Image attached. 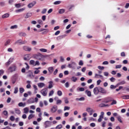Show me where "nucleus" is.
Returning a JSON list of instances; mask_svg holds the SVG:
<instances>
[{"instance_id":"17","label":"nucleus","mask_w":129,"mask_h":129,"mask_svg":"<svg viewBox=\"0 0 129 129\" xmlns=\"http://www.w3.org/2000/svg\"><path fill=\"white\" fill-rule=\"evenodd\" d=\"M10 17V14L8 13H6L2 15V19H7V18H9Z\"/></svg>"},{"instance_id":"16","label":"nucleus","mask_w":129,"mask_h":129,"mask_svg":"<svg viewBox=\"0 0 129 129\" xmlns=\"http://www.w3.org/2000/svg\"><path fill=\"white\" fill-rule=\"evenodd\" d=\"M37 85L39 88H43L45 86V83H39L37 84Z\"/></svg>"},{"instance_id":"12","label":"nucleus","mask_w":129,"mask_h":129,"mask_svg":"<svg viewBox=\"0 0 129 129\" xmlns=\"http://www.w3.org/2000/svg\"><path fill=\"white\" fill-rule=\"evenodd\" d=\"M51 122L50 121H46L44 123L45 128L47 127H49V126H51Z\"/></svg>"},{"instance_id":"22","label":"nucleus","mask_w":129,"mask_h":129,"mask_svg":"<svg viewBox=\"0 0 129 129\" xmlns=\"http://www.w3.org/2000/svg\"><path fill=\"white\" fill-rule=\"evenodd\" d=\"M124 84H125V81H122L120 82L117 84V86H119V85H123Z\"/></svg>"},{"instance_id":"5","label":"nucleus","mask_w":129,"mask_h":129,"mask_svg":"<svg viewBox=\"0 0 129 129\" xmlns=\"http://www.w3.org/2000/svg\"><path fill=\"white\" fill-rule=\"evenodd\" d=\"M37 4V2L36 1H33L32 2L29 3L28 5H27V7L28 8V9H32V8H33V7L35 6V5Z\"/></svg>"},{"instance_id":"52","label":"nucleus","mask_w":129,"mask_h":129,"mask_svg":"<svg viewBox=\"0 0 129 129\" xmlns=\"http://www.w3.org/2000/svg\"><path fill=\"white\" fill-rule=\"evenodd\" d=\"M53 94H54V91L51 90L49 92V96H52V95H53Z\"/></svg>"},{"instance_id":"48","label":"nucleus","mask_w":129,"mask_h":129,"mask_svg":"<svg viewBox=\"0 0 129 129\" xmlns=\"http://www.w3.org/2000/svg\"><path fill=\"white\" fill-rule=\"evenodd\" d=\"M49 29H45V31L43 32L42 34V35H45V34H47V33H49Z\"/></svg>"},{"instance_id":"34","label":"nucleus","mask_w":129,"mask_h":129,"mask_svg":"<svg viewBox=\"0 0 129 129\" xmlns=\"http://www.w3.org/2000/svg\"><path fill=\"white\" fill-rule=\"evenodd\" d=\"M13 62L11 60V59H9L8 62L6 63V66H9V65L11 64V63Z\"/></svg>"},{"instance_id":"25","label":"nucleus","mask_w":129,"mask_h":129,"mask_svg":"<svg viewBox=\"0 0 129 129\" xmlns=\"http://www.w3.org/2000/svg\"><path fill=\"white\" fill-rule=\"evenodd\" d=\"M3 113L5 116H9V112H8V111L4 110L3 111Z\"/></svg>"},{"instance_id":"3","label":"nucleus","mask_w":129,"mask_h":129,"mask_svg":"<svg viewBox=\"0 0 129 129\" xmlns=\"http://www.w3.org/2000/svg\"><path fill=\"white\" fill-rule=\"evenodd\" d=\"M57 109L58 106L55 105L51 107V108L50 109V111L52 113H55V112L57 111Z\"/></svg>"},{"instance_id":"35","label":"nucleus","mask_w":129,"mask_h":129,"mask_svg":"<svg viewBox=\"0 0 129 129\" xmlns=\"http://www.w3.org/2000/svg\"><path fill=\"white\" fill-rule=\"evenodd\" d=\"M86 111H87V112H92L93 111V109L89 107L86 109Z\"/></svg>"},{"instance_id":"39","label":"nucleus","mask_w":129,"mask_h":129,"mask_svg":"<svg viewBox=\"0 0 129 129\" xmlns=\"http://www.w3.org/2000/svg\"><path fill=\"white\" fill-rule=\"evenodd\" d=\"M35 60H31L29 62V63L30 65H33L34 66H35Z\"/></svg>"},{"instance_id":"28","label":"nucleus","mask_w":129,"mask_h":129,"mask_svg":"<svg viewBox=\"0 0 129 129\" xmlns=\"http://www.w3.org/2000/svg\"><path fill=\"white\" fill-rule=\"evenodd\" d=\"M15 111L16 113H17V114H21V110H20L19 109L15 108Z\"/></svg>"},{"instance_id":"37","label":"nucleus","mask_w":129,"mask_h":129,"mask_svg":"<svg viewBox=\"0 0 129 129\" xmlns=\"http://www.w3.org/2000/svg\"><path fill=\"white\" fill-rule=\"evenodd\" d=\"M33 117H35V115L31 114L29 115L28 116V119H32V118H33Z\"/></svg>"},{"instance_id":"53","label":"nucleus","mask_w":129,"mask_h":129,"mask_svg":"<svg viewBox=\"0 0 129 129\" xmlns=\"http://www.w3.org/2000/svg\"><path fill=\"white\" fill-rule=\"evenodd\" d=\"M105 106H108V105H105V104H101L99 105L100 107H104Z\"/></svg>"},{"instance_id":"62","label":"nucleus","mask_w":129,"mask_h":129,"mask_svg":"<svg viewBox=\"0 0 129 129\" xmlns=\"http://www.w3.org/2000/svg\"><path fill=\"white\" fill-rule=\"evenodd\" d=\"M5 3L4 2H0V6L1 7H5Z\"/></svg>"},{"instance_id":"19","label":"nucleus","mask_w":129,"mask_h":129,"mask_svg":"<svg viewBox=\"0 0 129 129\" xmlns=\"http://www.w3.org/2000/svg\"><path fill=\"white\" fill-rule=\"evenodd\" d=\"M66 36V35H61V36L57 37L56 38V39L57 40V41H59L60 40H61V39H63V38H65Z\"/></svg>"},{"instance_id":"36","label":"nucleus","mask_w":129,"mask_h":129,"mask_svg":"<svg viewBox=\"0 0 129 129\" xmlns=\"http://www.w3.org/2000/svg\"><path fill=\"white\" fill-rule=\"evenodd\" d=\"M18 91H19V89L18 88V87H15V89H14V93L15 94H17V93H18Z\"/></svg>"},{"instance_id":"31","label":"nucleus","mask_w":129,"mask_h":129,"mask_svg":"<svg viewBox=\"0 0 129 129\" xmlns=\"http://www.w3.org/2000/svg\"><path fill=\"white\" fill-rule=\"evenodd\" d=\"M10 43H11V40L10 39L7 40L5 43V46H8L10 45Z\"/></svg>"},{"instance_id":"64","label":"nucleus","mask_w":129,"mask_h":129,"mask_svg":"<svg viewBox=\"0 0 129 129\" xmlns=\"http://www.w3.org/2000/svg\"><path fill=\"white\" fill-rule=\"evenodd\" d=\"M5 73V71L4 70H0V75H3Z\"/></svg>"},{"instance_id":"4","label":"nucleus","mask_w":129,"mask_h":129,"mask_svg":"<svg viewBox=\"0 0 129 129\" xmlns=\"http://www.w3.org/2000/svg\"><path fill=\"white\" fill-rule=\"evenodd\" d=\"M99 91L100 93H102V94H106L107 93V91L101 87H99Z\"/></svg>"},{"instance_id":"56","label":"nucleus","mask_w":129,"mask_h":129,"mask_svg":"<svg viewBox=\"0 0 129 129\" xmlns=\"http://www.w3.org/2000/svg\"><path fill=\"white\" fill-rule=\"evenodd\" d=\"M116 86H114V85H111L110 86V88L111 89H115V88H116Z\"/></svg>"},{"instance_id":"27","label":"nucleus","mask_w":129,"mask_h":129,"mask_svg":"<svg viewBox=\"0 0 129 129\" xmlns=\"http://www.w3.org/2000/svg\"><path fill=\"white\" fill-rule=\"evenodd\" d=\"M62 104V100H56V104L57 105H60V104Z\"/></svg>"},{"instance_id":"41","label":"nucleus","mask_w":129,"mask_h":129,"mask_svg":"<svg viewBox=\"0 0 129 129\" xmlns=\"http://www.w3.org/2000/svg\"><path fill=\"white\" fill-rule=\"evenodd\" d=\"M72 81H73V82H76V81H77V78L75 77H72Z\"/></svg>"},{"instance_id":"40","label":"nucleus","mask_w":129,"mask_h":129,"mask_svg":"<svg viewBox=\"0 0 129 129\" xmlns=\"http://www.w3.org/2000/svg\"><path fill=\"white\" fill-rule=\"evenodd\" d=\"M19 92H20V93H23V92H25V89H24V88H20Z\"/></svg>"},{"instance_id":"1","label":"nucleus","mask_w":129,"mask_h":129,"mask_svg":"<svg viewBox=\"0 0 129 129\" xmlns=\"http://www.w3.org/2000/svg\"><path fill=\"white\" fill-rule=\"evenodd\" d=\"M44 55L40 53L34 55V58L37 59V60H40V61H42V60H43V58H44Z\"/></svg>"},{"instance_id":"49","label":"nucleus","mask_w":129,"mask_h":129,"mask_svg":"<svg viewBox=\"0 0 129 129\" xmlns=\"http://www.w3.org/2000/svg\"><path fill=\"white\" fill-rule=\"evenodd\" d=\"M25 64L26 65V67L25 68L26 70H29L30 69V66L27 62H25Z\"/></svg>"},{"instance_id":"10","label":"nucleus","mask_w":129,"mask_h":129,"mask_svg":"<svg viewBox=\"0 0 129 129\" xmlns=\"http://www.w3.org/2000/svg\"><path fill=\"white\" fill-rule=\"evenodd\" d=\"M23 50H24V51H27L28 52H31V51H32V48L28 46H23Z\"/></svg>"},{"instance_id":"43","label":"nucleus","mask_w":129,"mask_h":129,"mask_svg":"<svg viewBox=\"0 0 129 129\" xmlns=\"http://www.w3.org/2000/svg\"><path fill=\"white\" fill-rule=\"evenodd\" d=\"M112 102L111 103V105H113L114 104H116L117 102L116 100L112 99Z\"/></svg>"},{"instance_id":"45","label":"nucleus","mask_w":129,"mask_h":129,"mask_svg":"<svg viewBox=\"0 0 129 129\" xmlns=\"http://www.w3.org/2000/svg\"><path fill=\"white\" fill-rule=\"evenodd\" d=\"M18 28V25H13V26H12L11 27H10V29H11V30H14V29H17Z\"/></svg>"},{"instance_id":"30","label":"nucleus","mask_w":129,"mask_h":129,"mask_svg":"<svg viewBox=\"0 0 129 129\" xmlns=\"http://www.w3.org/2000/svg\"><path fill=\"white\" fill-rule=\"evenodd\" d=\"M117 119L118 121H119V122H120V123H122V120H121V116H118L117 117Z\"/></svg>"},{"instance_id":"6","label":"nucleus","mask_w":129,"mask_h":129,"mask_svg":"<svg viewBox=\"0 0 129 129\" xmlns=\"http://www.w3.org/2000/svg\"><path fill=\"white\" fill-rule=\"evenodd\" d=\"M17 69V67L16 65H12V66L10 67L8 69V70L10 71V72H14Z\"/></svg>"},{"instance_id":"46","label":"nucleus","mask_w":129,"mask_h":129,"mask_svg":"<svg viewBox=\"0 0 129 129\" xmlns=\"http://www.w3.org/2000/svg\"><path fill=\"white\" fill-rule=\"evenodd\" d=\"M33 88L35 89V93H37V91L38 90V87L35 85H33Z\"/></svg>"},{"instance_id":"61","label":"nucleus","mask_w":129,"mask_h":129,"mask_svg":"<svg viewBox=\"0 0 129 129\" xmlns=\"http://www.w3.org/2000/svg\"><path fill=\"white\" fill-rule=\"evenodd\" d=\"M111 82H114L115 81V78L112 77L110 79Z\"/></svg>"},{"instance_id":"57","label":"nucleus","mask_w":129,"mask_h":129,"mask_svg":"<svg viewBox=\"0 0 129 129\" xmlns=\"http://www.w3.org/2000/svg\"><path fill=\"white\" fill-rule=\"evenodd\" d=\"M15 8H17V9H20V8H21V4H16Z\"/></svg>"},{"instance_id":"20","label":"nucleus","mask_w":129,"mask_h":129,"mask_svg":"<svg viewBox=\"0 0 129 129\" xmlns=\"http://www.w3.org/2000/svg\"><path fill=\"white\" fill-rule=\"evenodd\" d=\"M48 83H49L48 88H49V89H51V88H52V87H53V82L49 81L48 82Z\"/></svg>"},{"instance_id":"9","label":"nucleus","mask_w":129,"mask_h":129,"mask_svg":"<svg viewBox=\"0 0 129 129\" xmlns=\"http://www.w3.org/2000/svg\"><path fill=\"white\" fill-rule=\"evenodd\" d=\"M93 92L94 94L97 95V94L99 93V87L94 88L93 89Z\"/></svg>"},{"instance_id":"58","label":"nucleus","mask_w":129,"mask_h":129,"mask_svg":"<svg viewBox=\"0 0 129 129\" xmlns=\"http://www.w3.org/2000/svg\"><path fill=\"white\" fill-rule=\"evenodd\" d=\"M68 67H69V68H72V69L74 70V66H72V64H68Z\"/></svg>"},{"instance_id":"29","label":"nucleus","mask_w":129,"mask_h":129,"mask_svg":"<svg viewBox=\"0 0 129 129\" xmlns=\"http://www.w3.org/2000/svg\"><path fill=\"white\" fill-rule=\"evenodd\" d=\"M58 13H59V14H64V13H65V9H61L59 10Z\"/></svg>"},{"instance_id":"8","label":"nucleus","mask_w":129,"mask_h":129,"mask_svg":"<svg viewBox=\"0 0 129 129\" xmlns=\"http://www.w3.org/2000/svg\"><path fill=\"white\" fill-rule=\"evenodd\" d=\"M104 115V112H101V114L99 116V118L98 119V122H101L102 121V119L103 118V116Z\"/></svg>"},{"instance_id":"63","label":"nucleus","mask_w":129,"mask_h":129,"mask_svg":"<svg viewBox=\"0 0 129 129\" xmlns=\"http://www.w3.org/2000/svg\"><path fill=\"white\" fill-rule=\"evenodd\" d=\"M60 62H64L65 61V59H64V58L62 57V56H60Z\"/></svg>"},{"instance_id":"51","label":"nucleus","mask_w":129,"mask_h":129,"mask_svg":"<svg viewBox=\"0 0 129 129\" xmlns=\"http://www.w3.org/2000/svg\"><path fill=\"white\" fill-rule=\"evenodd\" d=\"M34 66H40V62L39 60H37L35 61Z\"/></svg>"},{"instance_id":"38","label":"nucleus","mask_w":129,"mask_h":129,"mask_svg":"<svg viewBox=\"0 0 129 129\" xmlns=\"http://www.w3.org/2000/svg\"><path fill=\"white\" fill-rule=\"evenodd\" d=\"M39 50L43 53H46V52H47V49L45 48H40Z\"/></svg>"},{"instance_id":"23","label":"nucleus","mask_w":129,"mask_h":129,"mask_svg":"<svg viewBox=\"0 0 129 129\" xmlns=\"http://www.w3.org/2000/svg\"><path fill=\"white\" fill-rule=\"evenodd\" d=\"M26 10V8H23L21 9H18L16 11V13H21V12H24Z\"/></svg>"},{"instance_id":"55","label":"nucleus","mask_w":129,"mask_h":129,"mask_svg":"<svg viewBox=\"0 0 129 129\" xmlns=\"http://www.w3.org/2000/svg\"><path fill=\"white\" fill-rule=\"evenodd\" d=\"M47 12V9H43V10L41 12V14H42L43 15H44V14H46V13Z\"/></svg>"},{"instance_id":"21","label":"nucleus","mask_w":129,"mask_h":129,"mask_svg":"<svg viewBox=\"0 0 129 129\" xmlns=\"http://www.w3.org/2000/svg\"><path fill=\"white\" fill-rule=\"evenodd\" d=\"M48 70L49 73H53V71H54V68H53L52 67H50L48 68Z\"/></svg>"},{"instance_id":"60","label":"nucleus","mask_w":129,"mask_h":129,"mask_svg":"<svg viewBox=\"0 0 129 129\" xmlns=\"http://www.w3.org/2000/svg\"><path fill=\"white\" fill-rule=\"evenodd\" d=\"M116 69H119L121 68V64L117 65L115 67Z\"/></svg>"},{"instance_id":"44","label":"nucleus","mask_w":129,"mask_h":129,"mask_svg":"<svg viewBox=\"0 0 129 129\" xmlns=\"http://www.w3.org/2000/svg\"><path fill=\"white\" fill-rule=\"evenodd\" d=\"M123 99H129V95H124L122 96Z\"/></svg>"},{"instance_id":"15","label":"nucleus","mask_w":129,"mask_h":129,"mask_svg":"<svg viewBox=\"0 0 129 129\" xmlns=\"http://www.w3.org/2000/svg\"><path fill=\"white\" fill-rule=\"evenodd\" d=\"M28 72L29 74L28 75V77H29L30 78H34V77H35V76L33 75V72H32V71H29Z\"/></svg>"},{"instance_id":"50","label":"nucleus","mask_w":129,"mask_h":129,"mask_svg":"<svg viewBox=\"0 0 129 129\" xmlns=\"http://www.w3.org/2000/svg\"><path fill=\"white\" fill-rule=\"evenodd\" d=\"M62 124H59L56 126L55 129H60L62 128Z\"/></svg>"},{"instance_id":"47","label":"nucleus","mask_w":129,"mask_h":129,"mask_svg":"<svg viewBox=\"0 0 129 129\" xmlns=\"http://www.w3.org/2000/svg\"><path fill=\"white\" fill-rule=\"evenodd\" d=\"M25 105H26V103H23V102H20L18 104V106L20 107H22V106H25Z\"/></svg>"},{"instance_id":"26","label":"nucleus","mask_w":129,"mask_h":129,"mask_svg":"<svg viewBox=\"0 0 129 129\" xmlns=\"http://www.w3.org/2000/svg\"><path fill=\"white\" fill-rule=\"evenodd\" d=\"M24 113H29V108L25 107L24 108Z\"/></svg>"},{"instance_id":"11","label":"nucleus","mask_w":129,"mask_h":129,"mask_svg":"<svg viewBox=\"0 0 129 129\" xmlns=\"http://www.w3.org/2000/svg\"><path fill=\"white\" fill-rule=\"evenodd\" d=\"M26 43H27V41L25 40L23 41L21 39H19L15 42V44H21V45H23V44H26Z\"/></svg>"},{"instance_id":"2","label":"nucleus","mask_w":129,"mask_h":129,"mask_svg":"<svg viewBox=\"0 0 129 129\" xmlns=\"http://www.w3.org/2000/svg\"><path fill=\"white\" fill-rule=\"evenodd\" d=\"M40 92L43 96H47V94L48 93V90L47 88H45L41 90Z\"/></svg>"},{"instance_id":"7","label":"nucleus","mask_w":129,"mask_h":129,"mask_svg":"<svg viewBox=\"0 0 129 129\" xmlns=\"http://www.w3.org/2000/svg\"><path fill=\"white\" fill-rule=\"evenodd\" d=\"M104 102L105 103H108V102L112 101V98L110 97H107L104 99Z\"/></svg>"},{"instance_id":"42","label":"nucleus","mask_w":129,"mask_h":129,"mask_svg":"<svg viewBox=\"0 0 129 129\" xmlns=\"http://www.w3.org/2000/svg\"><path fill=\"white\" fill-rule=\"evenodd\" d=\"M57 94L58 96H62V91H61L60 90H58L57 92Z\"/></svg>"},{"instance_id":"32","label":"nucleus","mask_w":129,"mask_h":129,"mask_svg":"<svg viewBox=\"0 0 129 129\" xmlns=\"http://www.w3.org/2000/svg\"><path fill=\"white\" fill-rule=\"evenodd\" d=\"M86 93L87 94L88 96L90 97L91 96V92L90 91L86 90Z\"/></svg>"},{"instance_id":"59","label":"nucleus","mask_w":129,"mask_h":129,"mask_svg":"<svg viewBox=\"0 0 129 129\" xmlns=\"http://www.w3.org/2000/svg\"><path fill=\"white\" fill-rule=\"evenodd\" d=\"M69 109H70V107L64 106L63 110L65 111V110H69Z\"/></svg>"},{"instance_id":"54","label":"nucleus","mask_w":129,"mask_h":129,"mask_svg":"<svg viewBox=\"0 0 129 129\" xmlns=\"http://www.w3.org/2000/svg\"><path fill=\"white\" fill-rule=\"evenodd\" d=\"M10 120H11V121H14L15 120V116H14L13 115L11 116V117L10 118Z\"/></svg>"},{"instance_id":"24","label":"nucleus","mask_w":129,"mask_h":129,"mask_svg":"<svg viewBox=\"0 0 129 129\" xmlns=\"http://www.w3.org/2000/svg\"><path fill=\"white\" fill-rule=\"evenodd\" d=\"M19 36L20 37H26V36H27V34L25 32H20L19 33Z\"/></svg>"},{"instance_id":"33","label":"nucleus","mask_w":129,"mask_h":129,"mask_svg":"<svg viewBox=\"0 0 129 129\" xmlns=\"http://www.w3.org/2000/svg\"><path fill=\"white\" fill-rule=\"evenodd\" d=\"M61 3H62V2L60 1H55L53 3V5H54L55 6H57V5H60V4H61Z\"/></svg>"},{"instance_id":"14","label":"nucleus","mask_w":129,"mask_h":129,"mask_svg":"<svg viewBox=\"0 0 129 129\" xmlns=\"http://www.w3.org/2000/svg\"><path fill=\"white\" fill-rule=\"evenodd\" d=\"M94 78L98 79L99 78H103V76L101 75H98L97 74H95Z\"/></svg>"},{"instance_id":"13","label":"nucleus","mask_w":129,"mask_h":129,"mask_svg":"<svg viewBox=\"0 0 129 129\" xmlns=\"http://www.w3.org/2000/svg\"><path fill=\"white\" fill-rule=\"evenodd\" d=\"M28 103L31 104V103H35V99L34 98H30L28 99L27 101Z\"/></svg>"},{"instance_id":"18","label":"nucleus","mask_w":129,"mask_h":129,"mask_svg":"<svg viewBox=\"0 0 129 129\" xmlns=\"http://www.w3.org/2000/svg\"><path fill=\"white\" fill-rule=\"evenodd\" d=\"M32 16V13H28L26 14V15L25 16V19H29V18H31Z\"/></svg>"}]
</instances>
